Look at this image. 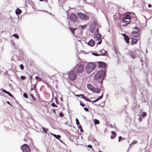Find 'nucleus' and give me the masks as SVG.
Returning <instances> with one entry per match:
<instances>
[{"label": "nucleus", "mask_w": 152, "mask_h": 152, "mask_svg": "<svg viewBox=\"0 0 152 152\" xmlns=\"http://www.w3.org/2000/svg\"><path fill=\"white\" fill-rule=\"evenodd\" d=\"M106 70L104 69L102 70L99 71L95 74L94 77V79L97 80L102 78V80L100 82V84H102L103 83V80L104 79L106 75Z\"/></svg>", "instance_id": "1"}, {"label": "nucleus", "mask_w": 152, "mask_h": 152, "mask_svg": "<svg viewBox=\"0 0 152 152\" xmlns=\"http://www.w3.org/2000/svg\"><path fill=\"white\" fill-rule=\"evenodd\" d=\"M68 77L69 80L73 81L76 78L77 76V72L76 71V68L71 70L68 73Z\"/></svg>", "instance_id": "2"}, {"label": "nucleus", "mask_w": 152, "mask_h": 152, "mask_svg": "<svg viewBox=\"0 0 152 152\" xmlns=\"http://www.w3.org/2000/svg\"><path fill=\"white\" fill-rule=\"evenodd\" d=\"M95 65L92 63H89L87 64L86 68V72L87 73H89L92 72L95 69Z\"/></svg>", "instance_id": "3"}, {"label": "nucleus", "mask_w": 152, "mask_h": 152, "mask_svg": "<svg viewBox=\"0 0 152 152\" xmlns=\"http://www.w3.org/2000/svg\"><path fill=\"white\" fill-rule=\"evenodd\" d=\"M77 14L78 17L82 20H87L89 19V17L85 13H83L80 12H78Z\"/></svg>", "instance_id": "4"}, {"label": "nucleus", "mask_w": 152, "mask_h": 152, "mask_svg": "<svg viewBox=\"0 0 152 152\" xmlns=\"http://www.w3.org/2000/svg\"><path fill=\"white\" fill-rule=\"evenodd\" d=\"M76 68V71L77 70L78 73H82L84 69V66L82 64H80L79 66L76 65L74 68Z\"/></svg>", "instance_id": "5"}, {"label": "nucleus", "mask_w": 152, "mask_h": 152, "mask_svg": "<svg viewBox=\"0 0 152 152\" xmlns=\"http://www.w3.org/2000/svg\"><path fill=\"white\" fill-rule=\"evenodd\" d=\"M23 152H30L29 147L26 144H24L21 147Z\"/></svg>", "instance_id": "6"}, {"label": "nucleus", "mask_w": 152, "mask_h": 152, "mask_svg": "<svg viewBox=\"0 0 152 152\" xmlns=\"http://www.w3.org/2000/svg\"><path fill=\"white\" fill-rule=\"evenodd\" d=\"M127 54L130 56L132 58L134 59L136 57V53L135 51L129 50L127 52Z\"/></svg>", "instance_id": "7"}, {"label": "nucleus", "mask_w": 152, "mask_h": 152, "mask_svg": "<svg viewBox=\"0 0 152 152\" xmlns=\"http://www.w3.org/2000/svg\"><path fill=\"white\" fill-rule=\"evenodd\" d=\"M69 17L70 20L72 21L75 22L77 20L76 15L74 13L71 14Z\"/></svg>", "instance_id": "8"}, {"label": "nucleus", "mask_w": 152, "mask_h": 152, "mask_svg": "<svg viewBox=\"0 0 152 152\" xmlns=\"http://www.w3.org/2000/svg\"><path fill=\"white\" fill-rule=\"evenodd\" d=\"M126 12L125 10V9L123 7H119V13L120 15H123L126 13Z\"/></svg>", "instance_id": "9"}, {"label": "nucleus", "mask_w": 152, "mask_h": 152, "mask_svg": "<svg viewBox=\"0 0 152 152\" xmlns=\"http://www.w3.org/2000/svg\"><path fill=\"white\" fill-rule=\"evenodd\" d=\"M98 64L99 65V68H103L104 69L106 68L107 66V65L106 63L102 61L98 62Z\"/></svg>", "instance_id": "10"}, {"label": "nucleus", "mask_w": 152, "mask_h": 152, "mask_svg": "<svg viewBox=\"0 0 152 152\" xmlns=\"http://www.w3.org/2000/svg\"><path fill=\"white\" fill-rule=\"evenodd\" d=\"M87 44L91 47L93 46L95 44V42L92 39H91L87 43Z\"/></svg>", "instance_id": "11"}, {"label": "nucleus", "mask_w": 152, "mask_h": 152, "mask_svg": "<svg viewBox=\"0 0 152 152\" xmlns=\"http://www.w3.org/2000/svg\"><path fill=\"white\" fill-rule=\"evenodd\" d=\"M102 35L100 33L98 34H95V33H94V37L96 39V40L99 41L101 39Z\"/></svg>", "instance_id": "12"}, {"label": "nucleus", "mask_w": 152, "mask_h": 152, "mask_svg": "<svg viewBox=\"0 0 152 152\" xmlns=\"http://www.w3.org/2000/svg\"><path fill=\"white\" fill-rule=\"evenodd\" d=\"M91 53H92V55L95 56H104L106 55V54L105 53H103V54H98L96 53H93L92 52H91Z\"/></svg>", "instance_id": "13"}, {"label": "nucleus", "mask_w": 152, "mask_h": 152, "mask_svg": "<svg viewBox=\"0 0 152 152\" xmlns=\"http://www.w3.org/2000/svg\"><path fill=\"white\" fill-rule=\"evenodd\" d=\"M137 32H134V31H133L132 32V34L133 36L136 38H137L138 32L139 31H138V30H137Z\"/></svg>", "instance_id": "14"}, {"label": "nucleus", "mask_w": 152, "mask_h": 152, "mask_svg": "<svg viewBox=\"0 0 152 152\" xmlns=\"http://www.w3.org/2000/svg\"><path fill=\"white\" fill-rule=\"evenodd\" d=\"M92 91L94 93H99L100 92V90L98 88H96L94 87H93Z\"/></svg>", "instance_id": "15"}, {"label": "nucleus", "mask_w": 152, "mask_h": 152, "mask_svg": "<svg viewBox=\"0 0 152 152\" xmlns=\"http://www.w3.org/2000/svg\"><path fill=\"white\" fill-rule=\"evenodd\" d=\"M41 126V128L42 129V130L43 132H42V130L41 129H40V130L41 131L40 132H42V133H47V131L49 130L48 129L45 128L44 127H42L41 126Z\"/></svg>", "instance_id": "16"}, {"label": "nucleus", "mask_w": 152, "mask_h": 152, "mask_svg": "<svg viewBox=\"0 0 152 152\" xmlns=\"http://www.w3.org/2000/svg\"><path fill=\"white\" fill-rule=\"evenodd\" d=\"M103 97V94L102 93V95L99 97H98L97 99H96V100L93 101L92 102V103H94V102H97L99 100L101 99Z\"/></svg>", "instance_id": "17"}, {"label": "nucleus", "mask_w": 152, "mask_h": 152, "mask_svg": "<svg viewBox=\"0 0 152 152\" xmlns=\"http://www.w3.org/2000/svg\"><path fill=\"white\" fill-rule=\"evenodd\" d=\"M50 134L51 135H52L56 139L59 140H61L60 139H59V138L61 137V136L60 135H57L56 134H53L51 132L50 133Z\"/></svg>", "instance_id": "18"}, {"label": "nucleus", "mask_w": 152, "mask_h": 152, "mask_svg": "<svg viewBox=\"0 0 152 152\" xmlns=\"http://www.w3.org/2000/svg\"><path fill=\"white\" fill-rule=\"evenodd\" d=\"M132 42L131 43V44L132 45H133L134 44L137 43L138 41V39L133 38H132Z\"/></svg>", "instance_id": "19"}, {"label": "nucleus", "mask_w": 152, "mask_h": 152, "mask_svg": "<svg viewBox=\"0 0 152 152\" xmlns=\"http://www.w3.org/2000/svg\"><path fill=\"white\" fill-rule=\"evenodd\" d=\"M111 133L112 134V135L111 136L110 138L112 139H113L116 137V133L115 131H112Z\"/></svg>", "instance_id": "20"}, {"label": "nucleus", "mask_w": 152, "mask_h": 152, "mask_svg": "<svg viewBox=\"0 0 152 152\" xmlns=\"http://www.w3.org/2000/svg\"><path fill=\"white\" fill-rule=\"evenodd\" d=\"M131 16L128 15H125V16L123 18V19H124V20H130L131 19Z\"/></svg>", "instance_id": "21"}, {"label": "nucleus", "mask_w": 152, "mask_h": 152, "mask_svg": "<svg viewBox=\"0 0 152 152\" xmlns=\"http://www.w3.org/2000/svg\"><path fill=\"white\" fill-rule=\"evenodd\" d=\"M69 28L70 29V31L71 32L74 36H75L74 31H75V30L77 28L71 27L70 26H69Z\"/></svg>", "instance_id": "22"}, {"label": "nucleus", "mask_w": 152, "mask_h": 152, "mask_svg": "<svg viewBox=\"0 0 152 152\" xmlns=\"http://www.w3.org/2000/svg\"><path fill=\"white\" fill-rule=\"evenodd\" d=\"M130 21H131L130 20V21H126L125 20H124V19H123L122 22L123 23L126 24H125L123 26H126V25L128 24H129L130 22Z\"/></svg>", "instance_id": "23"}, {"label": "nucleus", "mask_w": 152, "mask_h": 152, "mask_svg": "<svg viewBox=\"0 0 152 152\" xmlns=\"http://www.w3.org/2000/svg\"><path fill=\"white\" fill-rule=\"evenodd\" d=\"M147 114L146 112H143L142 114L140 115V118H144L146 116Z\"/></svg>", "instance_id": "24"}, {"label": "nucleus", "mask_w": 152, "mask_h": 152, "mask_svg": "<svg viewBox=\"0 0 152 152\" xmlns=\"http://www.w3.org/2000/svg\"><path fill=\"white\" fill-rule=\"evenodd\" d=\"M87 87L88 89L92 91V90L93 88V87H94L92 86L91 84H87Z\"/></svg>", "instance_id": "25"}, {"label": "nucleus", "mask_w": 152, "mask_h": 152, "mask_svg": "<svg viewBox=\"0 0 152 152\" xmlns=\"http://www.w3.org/2000/svg\"><path fill=\"white\" fill-rule=\"evenodd\" d=\"M124 39L125 40L126 42V43L128 44L129 43V37L127 36L126 37H125Z\"/></svg>", "instance_id": "26"}, {"label": "nucleus", "mask_w": 152, "mask_h": 152, "mask_svg": "<svg viewBox=\"0 0 152 152\" xmlns=\"http://www.w3.org/2000/svg\"><path fill=\"white\" fill-rule=\"evenodd\" d=\"M22 12V11L18 8H17L15 11V13L17 15H19Z\"/></svg>", "instance_id": "27"}, {"label": "nucleus", "mask_w": 152, "mask_h": 152, "mask_svg": "<svg viewBox=\"0 0 152 152\" xmlns=\"http://www.w3.org/2000/svg\"><path fill=\"white\" fill-rule=\"evenodd\" d=\"M94 123L95 125H96L99 124L100 123V122L98 119H95L94 120Z\"/></svg>", "instance_id": "28"}, {"label": "nucleus", "mask_w": 152, "mask_h": 152, "mask_svg": "<svg viewBox=\"0 0 152 152\" xmlns=\"http://www.w3.org/2000/svg\"><path fill=\"white\" fill-rule=\"evenodd\" d=\"M125 138H124V137H122L121 136H119V137H118V142H121V140H125Z\"/></svg>", "instance_id": "29"}, {"label": "nucleus", "mask_w": 152, "mask_h": 152, "mask_svg": "<svg viewBox=\"0 0 152 152\" xmlns=\"http://www.w3.org/2000/svg\"><path fill=\"white\" fill-rule=\"evenodd\" d=\"M120 89V90L121 91V93L124 94L125 91L124 90V88H123V87H121Z\"/></svg>", "instance_id": "30"}, {"label": "nucleus", "mask_w": 152, "mask_h": 152, "mask_svg": "<svg viewBox=\"0 0 152 152\" xmlns=\"http://www.w3.org/2000/svg\"><path fill=\"white\" fill-rule=\"evenodd\" d=\"M79 102H80V104L82 107H84V106H86L83 103H82V102L81 101H80Z\"/></svg>", "instance_id": "31"}, {"label": "nucleus", "mask_w": 152, "mask_h": 152, "mask_svg": "<svg viewBox=\"0 0 152 152\" xmlns=\"http://www.w3.org/2000/svg\"><path fill=\"white\" fill-rule=\"evenodd\" d=\"M86 26H87V25H83L81 26H80V27L82 29H84L85 28H86Z\"/></svg>", "instance_id": "32"}, {"label": "nucleus", "mask_w": 152, "mask_h": 152, "mask_svg": "<svg viewBox=\"0 0 152 152\" xmlns=\"http://www.w3.org/2000/svg\"><path fill=\"white\" fill-rule=\"evenodd\" d=\"M12 36L14 37H15L17 38V39H18L19 38L18 36L16 34H13L12 35Z\"/></svg>", "instance_id": "33"}, {"label": "nucleus", "mask_w": 152, "mask_h": 152, "mask_svg": "<svg viewBox=\"0 0 152 152\" xmlns=\"http://www.w3.org/2000/svg\"><path fill=\"white\" fill-rule=\"evenodd\" d=\"M59 115L61 117H62L64 116V115L63 114V113L62 112H60L59 113Z\"/></svg>", "instance_id": "34"}, {"label": "nucleus", "mask_w": 152, "mask_h": 152, "mask_svg": "<svg viewBox=\"0 0 152 152\" xmlns=\"http://www.w3.org/2000/svg\"><path fill=\"white\" fill-rule=\"evenodd\" d=\"M23 96L26 99H28V96L27 94L26 93H24L23 94Z\"/></svg>", "instance_id": "35"}, {"label": "nucleus", "mask_w": 152, "mask_h": 152, "mask_svg": "<svg viewBox=\"0 0 152 152\" xmlns=\"http://www.w3.org/2000/svg\"><path fill=\"white\" fill-rule=\"evenodd\" d=\"M99 52L101 53V54H102V53L104 51V52H107V51H105V50L104 49H102V50H99Z\"/></svg>", "instance_id": "36"}, {"label": "nucleus", "mask_w": 152, "mask_h": 152, "mask_svg": "<svg viewBox=\"0 0 152 152\" xmlns=\"http://www.w3.org/2000/svg\"><path fill=\"white\" fill-rule=\"evenodd\" d=\"M89 31L91 32V33H93L94 32V28H91L89 29Z\"/></svg>", "instance_id": "37"}, {"label": "nucleus", "mask_w": 152, "mask_h": 152, "mask_svg": "<svg viewBox=\"0 0 152 152\" xmlns=\"http://www.w3.org/2000/svg\"><path fill=\"white\" fill-rule=\"evenodd\" d=\"M137 143V141L136 140H134L133 141L132 143H131V144L132 145H134L135 144H136Z\"/></svg>", "instance_id": "38"}, {"label": "nucleus", "mask_w": 152, "mask_h": 152, "mask_svg": "<svg viewBox=\"0 0 152 152\" xmlns=\"http://www.w3.org/2000/svg\"><path fill=\"white\" fill-rule=\"evenodd\" d=\"M115 52L117 55H118V54H120L119 52L117 51L115 48Z\"/></svg>", "instance_id": "39"}, {"label": "nucleus", "mask_w": 152, "mask_h": 152, "mask_svg": "<svg viewBox=\"0 0 152 152\" xmlns=\"http://www.w3.org/2000/svg\"><path fill=\"white\" fill-rule=\"evenodd\" d=\"M129 88L130 89H132L134 88V86L133 85H131L129 86Z\"/></svg>", "instance_id": "40"}, {"label": "nucleus", "mask_w": 152, "mask_h": 152, "mask_svg": "<svg viewBox=\"0 0 152 152\" xmlns=\"http://www.w3.org/2000/svg\"><path fill=\"white\" fill-rule=\"evenodd\" d=\"M76 124L77 125H78L80 124L79 122L77 119V118H76Z\"/></svg>", "instance_id": "41"}, {"label": "nucleus", "mask_w": 152, "mask_h": 152, "mask_svg": "<svg viewBox=\"0 0 152 152\" xmlns=\"http://www.w3.org/2000/svg\"><path fill=\"white\" fill-rule=\"evenodd\" d=\"M20 77V78L22 80H24L26 78V77L23 76H21Z\"/></svg>", "instance_id": "42"}, {"label": "nucleus", "mask_w": 152, "mask_h": 152, "mask_svg": "<svg viewBox=\"0 0 152 152\" xmlns=\"http://www.w3.org/2000/svg\"><path fill=\"white\" fill-rule=\"evenodd\" d=\"M95 33V34H98V33H99V32L98 28L96 29Z\"/></svg>", "instance_id": "43"}, {"label": "nucleus", "mask_w": 152, "mask_h": 152, "mask_svg": "<svg viewBox=\"0 0 152 152\" xmlns=\"http://www.w3.org/2000/svg\"><path fill=\"white\" fill-rule=\"evenodd\" d=\"M84 109L86 112H88L89 111L88 108L86 107H84Z\"/></svg>", "instance_id": "44"}, {"label": "nucleus", "mask_w": 152, "mask_h": 152, "mask_svg": "<svg viewBox=\"0 0 152 152\" xmlns=\"http://www.w3.org/2000/svg\"><path fill=\"white\" fill-rule=\"evenodd\" d=\"M102 43V40L101 39L97 44H96V45H97H97H100L101 44V43Z\"/></svg>", "instance_id": "45"}, {"label": "nucleus", "mask_w": 152, "mask_h": 152, "mask_svg": "<svg viewBox=\"0 0 152 152\" xmlns=\"http://www.w3.org/2000/svg\"><path fill=\"white\" fill-rule=\"evenodd\" d=\"M87 147L88 148H92L93 150H94L92 148V146L91 145H87Z\"/></svg>", "instance_id": "46"}, {"label": "nucleus", "mask_w": 152, "mask_h": 152, "mask_svg": "<svg viewBox=\"0 0 152 152\" xmlns=\"http://www.w3.org/2000/svg\"><path fill=\"white\" fill-rule=\"evenodd\" d=\"M80 96L83 99H85V98H86V97L85 96L84 94H81V96Z\"/></svg>", "instance_id": "47"}, {"label": "nucleus", "mask_w": 152, "mask_h": 152, "mask_svg": "<svg viewBox=\"0 0 152 152\" xmlns=\"http://www.w3.org/2000/svg\"><path fill=\"white\" fill-rule=\"evenodd\" d=\"M100 89L101 90H102V91H104V88L103 86V85L101 84V85L100 86Z\"/></svg>", "instance_id": "48"}, {"label": "nucleus", "mask_w": 152, "mask_h": 152, "mask_svg": "<svg viewBox=\"0 0 152 152\" xmlns=\"http://www.w3.org/2000/svg\"><path fill=\"white\" fill-rule=\"evenodd\" d=\"M133 28L136 30H137L138 31H139V28H138L137 26H135Z\"/></svg>", "instance_id": "49"}, {"label": "nucleus", "mask_w": 152, "mask_h": 152, "mask_svg": "<svg viewBox=\"0 0 152 152\" xmlns=\"http://www.w3.org/2000/svg\"><path fill=\"white\" fill-rule=\"evenodd\" d=\"M85 100L86 101L89 102H91V101L89 99L87 98L86 97L85 98Z\"/></svg>", "instance_id": "50"}, {"label": "nucleus", "mask_w": 152, "mask_h": 152, "mask_svg": "<svg viewBox=\"0 0 152 152\" xmlns=\"http://www.w3.org/2000/svg\"><path fill=\"white\" fill-rule=\"evenodd\" d=\"M9 95L10 97L12 98H14V96L13 95H12L9 92L7 94Z\"/></svg>", "instance_id": "51"}, {"label": "nucleus", "mask_w": 152, "mask_h": 152, "mask_svg": "<svg viewBox=\"0 0 152 152\" xmlns=\"http://www.w3.org/2000/svg\"><path fill=\"white\" fill-rule=\"evenodd\" d=\"M2 91L4 92V93H5L6 94H7L9 92L7 91H6V90L4 89H3Z\"/></svg>", "instance_id": "52"}, {"label": "nucleus", "mask_w": 152, "mask_h": 152, "mask_svg": "<svg viewBox=\"0 0 152 152\" xmlns=\"http://www.w3.org/2000/svg\"><path fill=\"white\" fill-rule=\"evenodd\" d=\"M39 81H42L44 82L45 81L44 80H42V78L41 77H39Z\"/></svg>", "instance_id": "53"}, {"label": "nucleus", "mask_w": 152, "mask_h": 152, "mask_svg": "<svg viewBox=\"0 0 152 152\" xmlns=\"http://www.w3.org/2000/svg\"><path fill=\"white\" fill-rule=\"evenodd\" d=\"M20 69L22 70H23L24 69L23 66L22 64L20 65Z\"/></svg>", "instance_id": "54"}, {"label": "nucleus", "mask_w": 152, "mask_h": 152, "mask_svg": "<svg viewBox=\"0 0 152 152\" xmlns=\"http://www.w3.org/2000/svg\"><path fill=\"white\" fill-rule=\"evenodd\" d=\"M75 140V141H76V142H75V144L76 145H77V138H75L74 139Z\"/></svg>", "instance_id": "55"}, {"label": "nucleus", "mask_w": 152, "mask_h": 152, "mask_svg": "<svg viewBox=\"0 0 152 152\" xmlns=\"http://www.w3.org/2000/svg\"><path fill=\"white\" fill-rule=\"evenodd\" d=\"M51 106L53 107H54L55 106V103H54V102H53L51 104Z\"/></svg>", "instance_id": "56"}, {"label": "nucleus", "mask_w": 152, "mask_h": 152, "mask_svg": "<svg viewBox=\"0 0 152 152\" xmlns=\"http://www.w3.org/2000/svg\"><path fill=\"white\" fill-rule=\"evenodd\" d=\"M77 127L79 129L82 128L80 124H79L78 125H77Z\"/></svg>", "instance_id": "57"}, {"label": "nucleus", "mask_w": 152, "mask_h": 152, "mask_svg": "<svg viewBox=\"0 0 152 152\" xmlns=\"http://www.w3.org/2000/svg\"><path fill=\"white\" fill-rule=\"evenodd\" d=\"M55 99L56 100V102L57 104H58V102L57 101V98L56 97H55Z\"/></svg>", "instance_id": "58"}, {"label": "nucleus", "mask_w": 152, "mask_h": 152, "mask_svg": "<svg viewBox=\"0 0 152 152\" xmlns=\"http://www.w3.org/2000/svg\"><path fill=\"white\" fill-rule=\"evenodd\" d=\"M80 129V132H83V130L82 129V128Z\"/></svg>", "instance_id": "59"}, {"label": "nucleus", "mask_w": 152, "mask_h": 152, "mask_svg": "<svg viewBox=\"0 0 152 152\" xmlns=\"http://www.w3.org/2000/svg\"><path fill=\"white\" fill-rule=\"evenodd\" d=\"M75 96L77 97H80L81 96V94H76Z\"/></svg>", "instance_id": "60"}, {"label": "nucleus", "mask_w": 152, "mask_h": 152, "mask_svg": "<svg viewBox=\"0 0 152 152\" xmlns=\"http://www.w3.org/2000/svg\"><path fill=\"white\" fill-rule=\"evenodd\" d=\"M139 120L140 121H141L142 120V118H140V116H139Z\"/></svg>", "instance_id": "61"}, {"label": "nucleus", "mask_w": 152, "mask_h": 152, "mask_svg": "<svg viewBox=\"0 0 152 152\" xmlns=\"http://www.w3.org/2000/svg\"><path fill=\"white\" fill-rule=\"evenodd\" d=\"M148 7L150 8L152 7V5L151 4H149L148 5Z\"/></svg>", "instance_id": "62"}, {"label": "nucleus", "mask_w": 152, "mask_h": 152, "mask_svg": "<svg viewBox=\"0 0 152 152\" xmlns=\"http://www.w3.org/2000/svg\"><path fill=\"white\" fill-rule=\"evenodd\" d=\"M122 35L124 37H124H126V36H127L125 34H122Z\"/></svg>", "instance_id": "63"}, {"label": "nucleus", "mask_w": 152, "mask_h": 152, "mask_svg": "<svg viewBox=\"0 0 152 152\" xmlns=\"http://www.w3.org/2000/svg\"><path fill=\"white\" fill-rule=\"evenodd\" d=\"M7 104H10V105L11 106V104H10V102L9 101H7Z\"/></svg>", "instance_id": "64"}]
</instances>
